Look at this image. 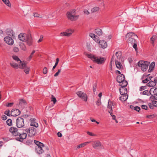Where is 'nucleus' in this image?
<instances>
[{
  "label": "nucleus",
  "instance_id": "nucleus-1",
  "mask_svg": "<svg viewBox=\"0 0 157 157\" xmlns=\"http://www.w3.org/2000/svg\"><path fill=\"white\" fill-rule=\"evenodd\" d=\"M125 37L126 41L133 45V47L137 52L138 50L137 42L135 39L138 37L137 35L134 33L131 32L127 33Z\"/></svg>",
  "mask_w": 157,
  "mask_h": 157
},
{
  "label": "nucleus",
  "instance_id": "nucleus-2",
  "mask_svg": "<svg viewBox=\"0 0 157 157\" xmlns=\"http://www.w3.org/2000/svg\"><path fill=\"white\" fill-rule=\"evenodd\" d=\"M84 53L88 58H90L94 63L98 64L103 63L105 60V59L104 57H100L99 58H98V57L95 56L94 55L88 54L86 53Z\"/></svg>",
  "mask_w": 157,
  "mask_h": 157
},
{
  "label": "nucleus",
  "instance_id": "nucleus-3",
  "mask_svg": "<svg viewBox=\"0 0 157 157\" xmlns=\"http://www.w3.org/2000/svg\"><path fill=\"white\" fill-rule=\"evenodd\" d=\"M34 143L36 145L35 151L36 152L39 154L42 153L44 151L42 148L44 147V145L42 143L36 140H34Z\"/></svg>",
  "mask_w": 157,
  "mask_h": 157
},
{
  "label": "nucleus",
  "instance_id": "nucleus-4",
  "mask_svg": "<svg viewBox=\"0 0 157 157\" xmlns=\"http://www.w3.org/2000/svg\"><path fill=\"white\" fill-rule=\"evenodd\" d=\"M150 63V62L147 61L140 60L138 63V65L140 67L142 71H145L147 70Z\"/></svg>",
  "mask_w": 157,
  "mask_h": 157
},
{
  "label": "nucleus",
  "instance_id": "nucleus-5",
  "mask_svg": "<svg viewBox=\"0 0 157 157\" xmlns=\"http://www.w3.org/2000/svg\"><path fill=\"white\" fill-rule=\"evenodd\" d=\"M25 131L28 133V136L30 137L34 136L36 133V129L34 127H30L25 129Z\"/></svg>",
  "mask_w": 157,
  "mask_h": 157
},
{
  "label": "nucleus",
  "instance_id": "nucleus-6",
  "mask_svg": "<svg viewBox=\"0 0 157 157\" xmlns=\"http://www.w3.org/2000/svg\"><path fill=\"white\" fill-rule=\"evenodd\" d=\"M16 124L17 128L23 127L25 125L23 119L21 117L17 118L16 121Z\"/></svg>",
  "mask_w": 157,
  "mask_h": 157
},
{
  "label": "nucleus",
  "instance_id": "nucleus-7",
  "mask_svg": "<svg viewBox=\"0 0 157 157\" xmlns=\"http://www.w3.org/2000/svg\"><path fill=\"white\" fill-rule=\"evenodd\" d=\"M12 57L13 59L17 62L19 61V62L18 63H20L19 64V68H22L25 66V62L24 61H22L18 56L13 55L12 56Z\"/></svg>",
  "mask_w": 157,
  "mask_h": 157
},
{
  "label": "nucleus",
  "instance_id": "nucleus-8",
  "mask_svg": "<svg viewBox=\"0 0 157 157\" xmlns=\"http://www.w3.org/2000/svg\"><path fill=\"white\" fill-rule=\"evenodd\" d=\"M75 10H73L71 12H68L67 13V16L68 19H70L71 21H73L76 20V17H78V16H74L72 14L74 13L75 12Z\"/></svg>",
  "mask_w": 157,
  "mask_h": 157
},
{
  "label": "nucleus",
  "instance_id": "nucleus-9",
  "mask_svg": "<svg viewBox=\"0 0 157 157\" xmlns=\"http://www.w3.org/2000/svg\"><path fill=\"white\" fill-rule=\"evenodd\" d=\"M25 42L26 44L29 46H31L33 45V39L30 33L28 34V36Z\"/></svg>",
  "mask_w": 157,
  "mask_h": 157
},
{
  "label": "nucleus",
  "instance_id": "nucleus-10",
  "mask_svg": "<svg viewBox=\"0 0 157 157\" xmlns=\"http://www.w3.org/2000/svg\"><path fill=\"white\" fill-rule=\"evenodd\" d=\"M77 95L82 98L84 101H86L87 100V97L86 94L81 91H78L76 93Z\"/></svg>",
  "mask_w": 157,
  "mask_h": 157
},
{
  "label": "nucleus",
  "instance_id": "nucleus-11",
  "mask_svg": "<svg viewBox=\"0 0 157 157\" xmlns=\"http://www.w3.org/2000/svg\"><path fill=\"white\" fill-rule=\"evenodd\" d=\"M27 137V134L25 133H23L20 134L19 132L17 136L15 139L17 141L22 142L23 140L25 139Z\"/></svg>",
  "mask_w": 157,
  "mask_h": 157
},
{
  "label": "nucleus",
  "instance_id": "nucleus-12",
  "mask_svg": "<svg viewBox=\"0 0 157 157\" xmlns=\"http://www.w3.org/2000/svg\"><path fill=\"white\" fill-rule=\"evenodd\" d=\"M18 130V128L14 127H11L9 130L10 132L12 133L13 135L15 136H17L19 133Z\"/></svg>",
  "mask_w": 157,
  "mask_h": 157
},
{
  "label": "nucleus",
  "instance_id": "nucleus-13",
  "mask_svg": "<svg viewBox=\"0 0 157 157\" xmlns=\"http://www.w3.org/2000/svg\"><path fill=\"white\" fill-rule=\"evenodd\" d=\"M117 81L119 83V86L122 87H125L128 84V82L125 79H117Z\"/></svg>",
  "mask_w": 157,
  "mask_h": 157
},
{
  "label": "nucleus",
  "instance_id": "nucleus-14",
  "mask_svg": "<svg viewBox=\"0 0 157 157\" xmlns=\"http://www.w3.org/2000/svg\"><path fill=\"white\" fill-rule=\"evenodd\" d=\"M4 41L9 45H12L14 43L13 39L10 37L7 36L4 38Z\"/></svg>",
  "mask_w": 157,
  "mask_h": 157
},
{
  "label": "nucleus",
  "instance_id": "nucleus-15",
  "mask_svg": "<svg viewBox=\"0 0 157 157\" xmlns=\"http://www.w3.org/2000/svg\"><path fill=\"white\" fill-rule=\"evenodd\" d=\"M93 146L95 149L101 148L102 147L101 143L98 140L95 141L93 142Z\"/></svg>",
  "mask_w": 157,
  "mask_h": 157
},
{
  "label": "nucleus",
  "instance_id": "nucleus-16",
  "mask_svg": "<svg viewBox=\"0 0 157 157\" xmlns=\"http://www.w3.org/2000/svg\"><path fill=\"white\" fill-rule=\"evenodd\" d=\"M28 36V34L23 33H20L18 36V38L21 41L25 42Z\"/></svg>",
  "mask_w": 157,
  "mask_h": 157
},
{
  "label": "nucleus",
  "instance_id": "nucleus-17",
  "mask_svg": "<svg viewBox=\"0 0 157 157\" xmlns=\"http://www.w3.org/2000/svg\"><path fill=\"white\" fill-rule=\"evenodd\" d=\"M73 32V31L71 30H67L66 32L61 33L60 35V36H70Z\"/></svg>",
  "mask_w": 157,
  "mask_h": 157
},
{
  "label": "nucleus",
  "instance_id": "nucleus-18",
  "mask_svg": "<svg viewBox=\"0 0 157 157\" xmlns=\"http://www.w3.org/2000/svg\"><path fill=\"white\" fill-rule=\"evenodd\" d=\"M21 112L18 109H13L11 112V115L12 116L15 117L17 116L20 114Z\"/></svg>",
  "mask_w": 157,
  "mask_h": 157
},
{
  "label": "nucleus",
  "instance_id": "nucleus-19",
  "mask_svg": "<svg viewBox=\"0 0 157 157\" xmlns=\"http://www.w3.org/2000/svg\"><path fill=\"white\" fill-rule=\"evenodd\" d=\"M99 43L100 47L103 48H105L107 46V43L104 40L99 41Z\"/></svg>",
  "mask_w": 157,
  "mask_h": 157
},
{
  "label": "nucleus",
  "instance_id": "nucleus-20",
  "mask_svg": "<svg viewBox=\"0 0 157 157\" xmlns=\"http://www.w3.org/2000/svg\"><path fill=\"white\" fill-rule=\"evenodd\" d=\"M31 122L30 126H33L35 127H37L38 126V123L36 122V119L35 118H31L30 119Z\"/></svg>",
  "mask_w": 157,
  "mask_h": 157
},
{
  "label": "nucleus",
  "instance_id": "nucleus-21",
  "mask_svg": "<svg viewBox=\"0 0 157 157\" xmlns=\"http://www.w3.org/2000/svg\"><path fill=\"white\" fill-rule=\"evenodd\" d=\"M119 90L120 94L122 95H127V89L125 87H122L121 88L119 89Z\"/></svg>",
  "mask_w": 157,
  "mask_h": 157
},
{
  "label": "nucleus",
  "instance_id": "nucleus-22",
  "mask_svg": "<svg viewBox=\"0 0 157 157\" xmlns=\"http://www.w3.org/2000/svg\"><path fill=\"white\" fill-rule=\"evenodd\" d=\"M155 63L154 62H152L149 66V69L148 70L149 72H151L154 69L155 66Z\"/></svg>",
  "mask_w": 157,
  "mask_h": 157
},
{
  "label": "nucleus",
  "instance_id": "nucleus-23",
  "mask_svg": "<svg viewBox=\"0 0 157 157\" xmlns=\"http://www.w3.org/2000/svg\"><path fill=\"white\" fill-rule=\"evenodd\" d=\"M19 64H20V63L17 64L14 62H12L10 63V65L14 68L17 69L18 68H19Z\"/></svg>",
  "mask_w": 157,
  "mask_h": 157
},
{
  "label": "nucleus",
  "instance_id": "nucleus-24",
  "mask_svg": "<svg viewBox=\"0 0 157 157\" xmlns=\"http://www.w3.org/2000/svg\"><path fill=\"white\" fill-rule=\"evenodd\" d=\"M7 35L12 37L13 35V31L11 29H7L6 30Z\"/></svg>",
  "mask_w": 157,
  "mask_h": 157
},
{
  "label": "nucleus",
  "instance_id": "nucleus-25",
  "mask_svg": "<svg viewBox=\"0 0 157 157\" xmlns=\"http://www.w3.org/2000/svg\"><path fill=\"white\" fill-rule=\"evenodd\" d=\"M115 64L117 67L119 69H120L123 68V66L121 65V62L119 61L118 60L116 59L115 60Z\"/></svg>",
  "mask_w": 157,
  "mask_h": 157
},
{
  "label": "nucleus",
  "instance_id": "nucleus-26",
  "mask_svg": "<svg viewBox=\"0 0 157 157\" xmlns=\"http://www.w3.org/2000/svg\"><path fill=\"white\" fill-rule=\"evenodd\" d=\"M89 143V142H87L82 143L76 146V149H78L80 148L83 147L86 145L88 143Z\"/></svg>",
  "mask_w": 157,
  "mask_h": 157
},
{
  "label": "nucleus",
  "instance_id": "nucleus-27",
  "mask_svg": "<svg viewBox=\"0 0 157 157\" xmlns=\"http://www.w3.org/2000/svg\"><path fill=\"white\" fill-rule=\"evenodd\" d=\"M128 98V95L123 94L120 97V99L122 101H126Z\"/></svg>",
  "mask_w": 157,
  "mask_h": 157
},
{
  "label": "nucleus",
  "instance_id": "nucleus-28",
  "mask_svg": "<svg viewBox=\"0 0 157 157\" xmlns=\"http://www.w3.org/2000/svg\"><path fill=\"white\" fill-rule=\"evenodd\" d=\"M25 66L23 67L22 68H20L21 69H24V72L26 74H28L29 72V67H27L26 66V63H25Z\"/></svg>",
  "mask_w": 157,
  "mask_h": 157
},
{
  "label": "nucleus",
  "instance_id": "nucleus-29",
  "mask_svg": "<svg viewBox=\"0 0 157 157\" xmlns=\"http://www.w3.org/2000/svg\"><path fill=\"white\" fill-rule=\"evenodd\" d=\"M95 33L98 36L101 35L102 34V32L101 29L98 28L95 29Z\"/></svg>",
  "mask_w": 157,
  "mask_h": 157
},
{
  "label": "nucleus",
  "instance_id": "nucleus-30",
  "mask_svg": "<svg viewBox=\"0 0 157 157\" xmlns=\"http://www.w3.org/2000/svg\"><path fill=\"white\" fill-rule=\"evenodd\" d=\"M157 36L156 35H153L150 38V40L151 41V43L152 44L153 46H154V41L155 40H156L157 39Z\"/></svg>",
  "mask_w": 157,
  "mask_h": 157
},
{
  "label": "nucleus",
  "instance_id": "nucleus-31",
  "mask_svg": "<svg viewBox=\"0 0 157 157\" xmlns=\"http://www.w3.org/2000/svg\"><path fill=\"white\" fill-rule=\"evenodd\" d=\"M26 101L23 99H21L19 101V105L24 106L26 104Z\"/></svg>",
  "mask_w": 157,
  "mask_h": 157
},
{
  "label": "nucleus",
  "instance_id": "nucleus-32",
  "mask_svg": "<svg viewBox=\"0 0 157 157\" xmlns=\"http://www.w3.org/2000/svg\"><path fill=\"white\" fill-rule=\"evenodd\" d=\"M115 55L117 56V59L120 60L122 56L121 52L120 51H118L116 53Z\"/></svg>",
  "mask_w": 157,
  "mask_h": 157
},
{
  "label": "nucleus",
  "instance_id": "nucleus-33",
  "mask_svg": "<svg viewBox=\"0 0 157 157\" xmlns=\"http://www.w3.org/2000/svg\"><path fill=\"white\" fill-rule=\"evenodd\" d=\"M147 85L148 86L153 87L155 85V81H150Z\"/></svg>",
  "mask_w": 157,
  "mask_h": 157
},
{
  "label": "nucleus",
  "instance_id": "nucleus-34",
  "mask_svg": "<svg viewBox=\"0 0 157 157\" xmlns=\"http://www.w3.org/2000/svg\"><path fill=\"white\" fill-rule=\"evenodd\" d=\"M152 91L153 93L154 96H155L157 94V89L156 88H151L150 90V93L151 94V92Z\"/></svg>",
  "mask_w": 157,
  "mask_h": 157
},
{
  "label": "nucleus",
  "instance_id": "nucleus-35",
  "mask_svg": "<svg viewBox=\"0 0 157 157\" xmlns=\"http://www.w3.org/2000/svg\"><path fill=\"white\" fill-rule=\"evenodd\" d=\"M19 46L21 49L24 51H25L26 50V47L24 43H21L19 44Z\"/></svg>",
  "mask_w": 157,
  "mask_h": 157
},
{
  "label": "nucleus",
  "instance_id": "nucleus-36",
  "mask_svg": "<svg viewBox=\"0 0 157 157\" xmlns=\"http://www.w3.org/2000/svg\"><path fill=\"white\" fill-rule=\"evenodd\" d=\"M99 10V8L98 7L95 6L91 9V12L92 13H94L98 11Z\"/></svg>",
  "mask_w": 157,
  "mask_h": 157
},
{
  "label": "nucleus",
  "instance_id": "nucleus-37",
  "mask_svg": "<svg viewBox=\"0 0 157 157\" xmlns=\"http://www.w3.org/2000/svg\"><path fill=\"white\" fill-rule=\"evenodd\" d=\"M3 2L9 7L11 6V4L9 0H2Z\"/></svg>",
  "mask_w": 157,
  "mask_h": 157
},
{
  "label": "nucleus",
  "instance_id": "nucleus-38",
  "mask_svg": "<svg viewBox=\"0 0 157 157\" xmlns=\"http://www.w3.org/2000/svg\"><path fill=\"white\" fill-rule=\"evenodd\" d=\"M51 101L53 102V104H55L57 100L55 97L52 95H51Z\"/></svg>",
  "mask_w": 157,
  "mask_h": 157
},
{
  "label": "nucleus",
  "instance_id": "nucleus-39",
  "mask_svg": "<svg viewBox=\"0 0 157 157\" xmlns=\"http://www.w3.org/2000/svg\"><path fill=\"white\" fill-rule=\"evenodd\" d=\"M6 123L9 126H11L12 124V121L11 119H9L6 121Z\"/></svg>",
  "mask_w": 157,
  "mask_h": 157
},
{
  "label": "nucleus",
  "instance_id": "nucleus-40",
  "mask_svg": "<svg viewBox=\"0 0 157 157\" xmlns=\"http://www.w3.org/2000/svg\"><path fill=\"white\" fill-rule=\"evenodd\" d=\"M89 36L91 37L94 39V40H95V39H96V37L98 38L97 36L92 33H90Z\"/></svg>",
  "mask_w": 157,
  "mask_h": 157
},
{
  "label": "nucleus",
  "instance_id": "nucleus-41",
  "mask_svg": "<svg viewBox=\"0 0 157 157\" xmlns=\"http://www.w3.org/2000/svg\"><path fill=\"white\" fill-rule=\"evenodd\" d=\"M109 101H110V100H109L108 105L107 106V107L108 109H110V110H109V111H113L112 107L111 106V104L110 103Z\"/></svg>",
  "mask_w": 157,
  "mask_h": 157
},
{
  "label": "nucleus",
  "instance_id": "nucleus-42",
  "mask_svg": "<svg viewBox=\"0 0 157 157\" xmlns=\"http://www.w3.org/2000/svg\"><path fill=\"white\" fill-rule=\"evenodd\" d=\"M116 78H125V76L123 74H121L118 75Z\"/></svg>",
  "mask_w": 157,
  "mask_h": 157
},
{
  "label": "nucleus",
  "instance_id": "nucleus-43",
  "mask_svg": "<svg viewBox=\"0 0 157 157\" xmlns=\"http://www.w3.org/2000/svg\"><path fill=\"white\" fill-rule=\"evenodd\" d=\"M97 82H95V83L93 85V91L94 93L96 91V89L97 86Z\"/></svg>",
  "mask_w": 157,
  "mask_h": 157
},
{
  "label": "nucleus",
  "instance_id": "nucleus-44",
  "mask_svg": "<svg viewBox=\"0 0 157 157\" xmlns=\"http://www.w3.org/2000/svg\"><path fill=\"white\" fill-rule=\"evenodd\" d=\"M134 109L138 111L139 113H141V112L140 111V108L139 106H136L134 107Z\"/></svg>",
  "mask_w": 157,
  "mask_h": 157
},
{
  "label": "nucleus",
  "instance_id": "nucleus-45",
  "mask_svg": "<svg viewBox=\"0 0 157 157\" xmlns=\"http://www.w3.org/2000/svg\"><path fill=\"white\" fill-rule=\"evenodd\" d=\"M141 108L143 109H145L146 110H147L148 109V107L145 105H142L141 106Z\"/></svg>",
  "mask_w": 157,
  "mask_h": 157
},
{
  "label": "nucleus",
  "instance_id": "nucleus-46",
  "mask_svg": "<svg viewBox=\"0 0 157 157\" xmlns=\"http://www.w3.org/2000/svg\"><path fill=\"white\" fill-rule=\"evenodd\" d=\"M13 51L15 52H17L19 51V48L16 47H14L13 49Z\"/></svg>",
  "mask_w": 157,
  "mask_h": 157
},
{
  "label": "nucleus",
  "instance_id": "nucleus-47",
  "mask_svg": "<svg viewBox=\"0 0 157 157\" xmlns=\"http://www.w3.org/2000/svg\"><path fill=\"white\" fill-rule=\"evenodd\" d=\"M13 102L6 103V106L7 107H11L13 105Z\"/></svg>",
  "mask_w": 157,
  "mask_h": 157
},
{
  "label": "nucleus",
  "instance_id": "nucleus-48",
  "mask_svg": "<svg viewBox=\"0 0 157 157\" xmlns=\"http://www.w3.org/2000/svg\"><path fill=\"white\" fill-rule=\"evenodd\" d=\"M148 105L149 108L151 109H153L155 106L153 105V104L152 103H149L148 104Z\"/></svg>",
  "mask_w": 157,
  "mask_h": 157
},
{
  "label": "nucleus",
  "instance_id": "nucleus-49",
  "mask_svg": "<svg viewBox=\"0 0 157 157\" xmlns=\"http://www.w3.org/2000/svg\"><path fill=\"white\" fill-rule=\"evenodd\" d=\"M48 71V69L46 67H44L43 70V72L44 74H46Z\"/></svg>",
  "mask_w": 157,
  "mask_h": 157
},
{
  "label": "nucleus",
  "instance_id": "nucleus-50",
  "mask_svg": "<svg viewBox=\"0 0 157 157\" xmlns=\"http://www.w3.org/2000/svg\"><path fill=\"white\" fill-rule=\"evenodd\" d=\"M43 36L41 35L40 36V39L37 41V42L38 43H39L41 42L42 41V40H43Z\"/></svg>",
  "mask_w": 157,
  "mask_h": 157
},
{
  "label": "nucleus",
  "instance_id": "nucleus-51",
  "mask_svg": "<svg viewBox=\"0 0 157 157\" xmlns=\"http://www.w3.org/2000/svg\"><path fill=\"white\" fill-rule=\"evenodd\" d=\"M101 104V99L100 98L99 99H98L97 101L96 102V104L98 106H99Z\"/></svg>",
  "mask_w": 157,
  "mask_h": 157
},
{
  "label": "nucleus",
  "instance_id": "nucleus-52",
  "mask_svg": "<svg viewBox=\"0 0 157 157\" xmlns=\"http://www.w3.org/2000/svg\"><path fill=\"white\" fill-rule=\"evenodd\" d=\"M4 113L8 116H10V111L9 110L6 111Z\"/></svg>",
  "mask_w": 157,
  "mask_h": 157
},
{
  "label": "nucleus",
  "instance_id": "nucleus-53",
  "mask_svg": "<svg viewBox=\"0 0 157 157\" xmlns=\"http://www.w3.org/2000/svg\"><path fill=\"white\" fill-rule=\"evenodd\" d=\"M152 103L153 104V105L157 107V101H152Z\"/></svg>",
  "mask_w": 157,
  "mask_h": 157
},
{
  "label": "nucleus",
  "instance_id": "nucleus-54",
  "mask_svg": "<svg viewBox=\"0 0 157 157\" xmlns=\"http://www.w3.org/2000/svg\"><path fill=\"white\" fill-rule=\"evenodd\" d=\"M61 72V69H59L58 71L56 72L55 74L54 75V76L56 77L57 76L59 73Z\"/></svg>",
  "mask_w": 157,
  "mask_h": 157
},
{
  "label": "nucleus",
  "instance_id": "nucleus-55",
  "mask_svg": "<svg viewBox=\"0 0 157 157\" xmlns=\"http://www.w3.org/2000/svg\"><path fill=\"white\" fill-rule=\"evenodd\" d=\"M110 103L112 104V105L113 106H116L117 105L116 103L115 102L110 101Z\"/></svg>",
  "mask_w": 157,
  "mask_h": 157
},
{
  "label": "nucleus",
  "instance_id": "nucleus-56",
  "mask_svg": "<svg viewBox=\"0 0 157 157\" xmlns=\"http://www.w3.org/2000/svg\"><path fill=\"white\" fill-rule=\"evenodd\" d=\"M142 93V94L144 95H147V94L148 93V90H145L143 91L142 92H141V94Z\"/></svg>",
  "mask_w": 157,
  "mask_h": 157
},
{
  "label": "nucleus",
  "instance_id": "nucleus-57",
  "mask_svg": "<svg viewBox=\"0 0 157 157\" xmlns=\"http://www.w3.org/2000/svg\"><path fill=\"white\" fill-rule=\"evenodd\" d=\"M2 119L3 120H6L7 119V117L5 115H3L2 117Z\"/></svg>",
  "mask_w": 157,
  "mask_h": 157
},
{
  "label": "nucleus",
  "instance_id": "nucleus-58",
  "mask_svg": "<svg viewBox=\"0 0 157 157\" xmlns=\"http://www.w3.org/2000/svg\"><path fill=\"white\" fill-rule=\"evenodd\" d=\"M146 88L145 86H141L140 87V91H142L144 90Z\"/></svg>",
  "mask_w": 157,
  "mask_h": 157
},
{
  "label": "nucleus",
  "instance_id": "nucleus-59",
  "mask_svg": "<svg viewBox=\"0 0 157 157\" xmlns=\"http://www.w3.org/2000/svg\"><path fill=\"white\" fill-rule=\"evenodd\" d=\"M149 80V79H144L142 81V82L143 83H147Z\"/></svg>",
  "mask_w": 157,
  "mask_h": 157
},
{
  "label": "nucleus",
  "instance_id": "nucleus-60",
  "mask_svg": "<svg viewBox=\"0 0 157 157\" xmlns=\"http://www.w3.org/2000/svg\"><path fill=\"white\" fill-rule=\"evenodd\" d=\"M33 15L35 17H38L39 16V14L36 13H33Z\"/></svg>",
  "mask_w": 157,
  "mask_h": 157
},
{
  "label": "nucleus",
  "instance_id": "nucleus-61",
  "mask_svg": "<svg viewBox=\"0 0 157 157\" xmlns=\"http://www.w3.org/2000/svg\"><path fill=\"white\" fill-rule=\"evenodd\" d=\"M87 134H88L90 136H94V135L93 133H92L91 132H87Z\"/></svg>",
  "mask_w": 157,
  "mask_h": 157
},
{
  "label": "nucleus",
  "instance_id": "nucleus-62",
  "mask_svg": "<svg viewBox=\"0 0 157 157\" xmlns=\"http://www.w3.org/2000/svg\"><path fill=\"white\" fill-rule=\"evenodd\" d=\"M57 135L59 137H61L62 136V134L60 132H58Z\"/></svg>",
  "mask_w": 157,
  "mask_h": 157
},
{
  "label": "nucleus",
  "instance_id": "nucleus-63",
  "mask_svg": "<svg viewBox=\"0 0 157 157\" xmlns=\"http://www.w3.org/2000/svg\"><path fill=\"white\" fill-rule=\"evenodd\" d=\"M59 62V59L58 58H57L56 59V63L55 64H57V65L58 64V63Z\"/></svg>",
  "mask_w": 157,
  "mask_h": 157
},
{
  "label": "nucleus",
  "instance_id": "nucleus-64",
  "mask_svg": "<svg viewBox=\"0 0 157 157\" xmlns=\"http://www.w3.org/2000/svg\"><path fill=\"white\" fill-rule=\"evenodd\" d=\"M116 73L117 75H119L121 74L120 71H118V70L116 71Z\"/></svg>",
  "mask_w": 157,
  "mask_h": 157
}]
</instances>
